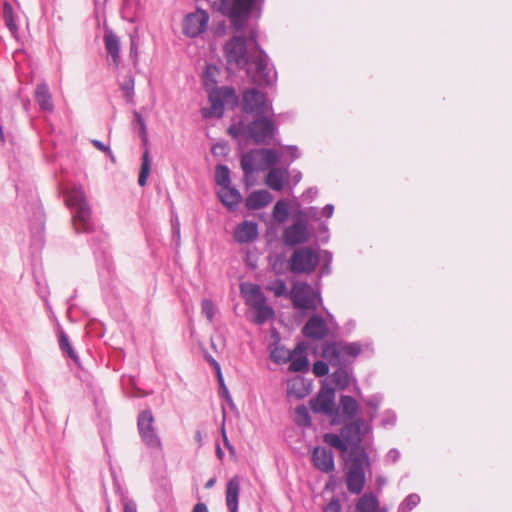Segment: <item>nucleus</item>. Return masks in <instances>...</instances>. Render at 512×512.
I'll use <instances>...</instances> for the list:
<instances>
[{
  "mask_svg": "<svg viewBox=\"0 0 512 512\" xmlns=\"http://www.w3.org/2000/svg\"><path fill=\"white\" fill-rule=\"evenodd\" d=\"M371 431V422L357 417L346 422L339 435L335 433L323 435V441L327 445L345 454V483L351 494L359 495L365 487V471L370 470L371 459L367 449L361 443Z\"/></svg>",
  "mask_w": 512,
  "mask_h": 512,
  "instance_id": "obj_1",
  "label": "nucleus"
},
{
  "mask_svg": "<svg viewBox=\"0 0 512 512\" xmlns=\"http://www.w3.org/2000/svg\"><path fill=\"white\" fill-rule=\"evenodd\" d=\"M228 65L242 68L249 65L247 73L258 86H272L276 82V72L269 65L267 54L257 43V34L250 31L248 37L236 35L224 47Z\"/></svg>",
  "mask_w": 512,
  "mask_h": 512,
  "instance_id": "obj_2",
  "label": "nucleus"
},
{
  "mask_svg": "<svg viewBox=\"0 0 512 512\" xmlns=\"http://www.w3.org/2000/svg\"><path fill=\"white\" fill-rule=\"evenodd\" d=\"M276 131V126L272 119L264 115H255V119L249 121L243 117L237 125H232L228 133L234 137H244L251 139L256 144H267Z\"/></svg>",
  "mask_w": 512,
  "mask_h": 512,
  "instance_id": "obj_3",
  "label": "nucleus"
},
{
  "mask_svg": "<svg viewBox=\"0 0 512 512\" xmlns=\"http://www.w3.org/2000/svg\"><path fill=\"white\" fill-rule=\"evenodd\" d=\"M66 205L73 211V225L78 232L93 229L91 210L82 187H73L65 192Z\"/></svg>",
  "mask_w": 512,
  "mask_h": 512,
  "instance_id": "obj_4",
  "label": "nucleus"
},
{
  "mask_svg": "<svg viewBox=\"0 0 512 512\" xmlns=\"http://www.w3.org/2000/svg\"><path fill=\"white\" fill-rule=\"evenodd\" d=\"M359 342H332L324 345L322 356L333 366H344L360 355Z\"/></svg>",
  "mask_w": 512,
  "mask_h": 512,
  "instance_id": "obj_5",
  "label": "nucleus"
},
{
  "mask_svg": "<svg viewBox=\"0 0 512 512\" xmlns=\"http://www.w3.org/2000/svg\"><path fill=\"white\" fill-rule=\"evenodd\" d=\"M210 108H203L202 115L204 118L217 117L223 115L224 108H234L238 104V97L234 88L224 86L215 88L209 93Z\"/></svg>",
  "mask_w": 512,
  "mask_h": 512,
  "instance_id": "obj_6",
  "label": "nucleus"
},
{
  "mask_svg": "<svg viewBox=\"0 0 512 512\" xmlns=\"http://www.w3.org/2000/svg\"><path fill=\"white\" fill-rule=\"evenodd\" d=\"M294 308L302 311H314L322 303L320 292L306 282H296L289 292Z\"/></svg>",
  "mask_w": 512,
  "mask_h": 512,
  "instance_id": "obj_7",
  "label": "nucleus"
},
{
  "mask_svg": "<svg viewBox=\"0 0 512 512\" xmlns=\"http://www.w3.org/2000/svg\"><path fill=\"white\" fill-rule=\"evenodd\" d=\"M320 261L317 250L310 247L297 248L290 257L289 270L294 274H310Z\"/></svg>",
  "mask_w": 512,
  "mask_h": 512,
  "instance_id": "obj_8",
  "label": "nucleus"
},
{
  "mask_svg": "<svg viewBox=\"0 0 512 512\" xmlns=\"http://www.w3.org/2000/svg\"><path fill=\"white\" fill-rule=\"evenodd\" d=\"M311 408L315 413H322L332 417L333 425L340 424L339 409L335 405V391L333 388H322L316 398L311 401Z\"/></svg>",
  "mask_w": 512,
  "mask_h": 512,
  "instance_id": "obj_9",
  "label": "nucleus"
},
{
  "mask_svg": "<svg viewBox=\"0 0 512 512\" xmlns=\"http://www.w3.org/2000/svg\"><path fill=\"white\" fill-rule=\"evenodd\" d=\"M138 431L142 441L151 449L162 450V442L154 426L151 410H144L138 416Z\"/></svg>",
  "mask_w": 512,
  "mask_h": 512,
  "instance_id": "obj_10",
  "label": "nucleus"
},
{
  "mask_svg": "<svg viewBox=\"0 0 512 512\" xmlns=\"http://www.w3.org/2000/svg\"><path fill=\"white\" fill-rule=\"evenodd\" d=\"M242 109L247 114L265 115L272 112V105L266 94L251 88L242 94Z\"/></svg>",
  "mask_w": 512,
  "mask_h": 512,
  "instance_id": "obj_11",
  "label": "nucleus"
},
{
  "mask_svg": "<svg viewBox=\"0 0 512 512\" xmlns=\"http://www.w3.org/2000/svg\"><path fill=\"white\" fill-rule=\"evenodd\" d=\"M209 22V14L206 10L197 8L189 13L183 20V33L191 38H195L206 31Z\"/></svg>",
  "mask_w": 512,
  "mask_h": 512,
  "instance_id": "obj_12",
  "label": "nucleus"
},
{
  "mask_svg": "<svg viewBox=\"0 0 512 512\" xmlns=\"http://www.w3.org/2000/svg\"><path fill=\"white\" fill-rule=\"evenodd\" d=\"M295 221L287 226L282 234L283 242L287 246H296L309 241L311 233L307 222L302 218H294Z\"/></svg>",
  "mask_w": 512,
  "mask_h": 512,
  "instance_id": "obj_13",
  "label": "nucleus"
},
{
  "mask_svg": "<svg viewBox=\"0 0 512 512\" xmlns=\"http://www.w3.org/2000/svg\"><path fill=\"white\" fill-rule=\"evenodd\" d=\"M314 466L323 473H331L335 469L333 452L324 447H315L312 452Z\"/></svg>",
  "mask_w": 512,
  "mask_h": 512,
  "instance_id": "obj_14",
  "label": "nucleus"
},
{
  "mask_svg": "<svg viewBox=\"0 0 512 512\" xmlns=\"http://www.w3.org/2000/svg\"><path fill=\"white\" fill-rule=\"evenodd\" d=\"M302 332L307 338L320 340L328 334L329 330L326 321L321 316L313 315L305 323Z\"/></svg>",
  "mask_w": 512,
  "mask_h": 512,
  "instance_id": "obj_15",
  "label": "nucleus"
},
{
  "mask_svg": "<svg viewBox=\"0 0 512 512\" xmlns=\"http://www.w3.org/2000/svg\"><path fill=\"white\" fill-rule=\"evenodd\" d=\"M240 291L245 299L246 304L254 308L266 302V297L263 294L261 288L257 284L242 283L240 285Z\"/></svg>",
  "mask_w": 512,
  "mask_h": 512,
  "instance_id": "obj_16",
  "label": "nucleus"
},
{
  "mask_svg": "<svg viewBox=\"0 0 512 512\" xmlns=\"http://www.w3.org/2000/svg\"><path fill=\"white\" fill-rule=\"evenodd\" d=\"M336 409H339L340 423H342L356 419L360 407L352 396L342 395L339 400V406Z\"/></svg>",
  "mask_w": 512,
  "mask_h": 512,
  "instance_id": "obj_17",
  "label": "nucleus"
},
{
  "mask_svg": "<svg viewBox=\"0 0 512 512\" xmlns=\"http://www.w3.org/2000/svg\"><path fill=\"white\" fill-rule=\"evenodd\" d=\"M289 181L287 168L272 167L265 179V184L274 191H281Z\"/></svg>",
  "mask_w": 512,
  "mask_h": 512,
  "instance_id": "obj_18",
  "label": "nucleus"
},
{
  "mask_svg": "<svg viewBox=\"0 0 512 512\" xmlns=\"http://www.w3.org/2000/svg\"><path fill=\"white\" fill-rule=\"evenodd\" d=\"M355 512H388V508L380 506L377 496L368 492L358 498Z\"/></svg>",
  "mask_w": 512,
  "mask_h": 512,
  "instance_id": "obj_19",
  "label": "nucleus"
},
{
  "mask_svg": "<svg viewBox=\"0 0 512 512\" xmlns=\"http://www.w3.org/2000/svg\"><path fill=\"white\" fill-rule=\"evenodd\" d=\"M258 237V226L255 222L244 221L240 223L234 232V239L238 243H250Z\"/></svg>",
  "mask_w": 512,
  "mask_h": 512,
  "instance_id": "obj_20",
  "label": "nucleus"
},
{
  "mask_svg": "<svg viewBox=\"0 0 512 512\" xmlns=\"http://www.w3.org/2000/svg\"><path fill=\"white\" fill-rule=\"evenodd\" d=\"M240 494V478L232 477L226 486V505L230 512H238V502Z\"/></svg>",
  "mask_w": 512,
  "mask_h": 512,
  "instance_id": "obj_21",
  "label": "nucleus"
},
{
  "mask_svg": "<svg viewBox=\"0 0 512 512\" xmlns=\"http://www.w3.org/2000/svg\"><path fill=\"white\" fill-rule=\"evenodd\" d=\"M104 45L108 56L112 59L113 65L118 67L120 63V39L112 30L105 32Z\"/></svg>",
  "mask_w": 512,
  "mask_h": 512,
  "instance_id": "obj_22",
  "label": "nucleus"
},
{
  "mask_svg": "<svg viewBox=\"0 0 512 512\" xmlns=\"http://www.w3.org/2000/svg\"><path fill=\"white\" fill-rule=\"evenodd\" d=\"M289 362V370L292 372H305L308 370L309 362L307 354L301 344H298L292 351Z\"/></svg>",
  "mask_w": 512,
  "mask_h": 512,
  "instance_id": "obj_23",
  "label": "nucleus"
},
{
  "mask_svg": "<svg viewBox=\"0 0 512 512\" xmlns=\"http://www.w3.org/2000/svg\"><path fill=\"white\" fill-rule=\"evenodd\" d=\"M34 97L43 111L52 112L54 110L52 95L46 83L43 82L36 86Z\"/></svg>",
  "mask_w": 512,
  "mask_h": 512,
  "instance_id": "obj_24",
  "label": "nucleus"
},
{
  "mask_svg": "<svg viewBox=\"0 0 512 512\" xmlns=\"http://www.w3.org/2000/svg\"><path fill=\"white\" fill-rule=\"evenodd\" d=\"M258 158V171L274 167L280 159L279 154L273 149H255Z\"/></svg>",
  "mask_w": 512,
  "mask_h": 512,
  "instance_id": "obj_25",
  "label": "nucleus"
},
{
  "mask_svg": "<svg viewBox=\"0 0 512 512\" xmlns=\"http://www.w3.org/2000/svg\"><path fill=\"white\" fill-rule=\"evenodd\" d=\"M272 201V195L267 190L253 191L246 198V207L250 210H258L266 207Z\"/></svg>",
  "mask_w": 512,
  "mask_h": 512,
  "instance_id": "obj_26",
  "label": "nucleus"
},
{
  "mask_svg": "<svg viewBox=\"0 0 512 512\" xmlns=\"http://www.w3.org/2000/svg\"><path fill=\"white\" fill-rule=\"evenodd\" d=\"M311 391L310 384L302 377H294L288 381L287 394L297 399L306 397Z\"/></svg>",
  "mask_w": 512,
  "mask_h": 512,
  "instance_id": "obj_27",
  "label": "nucleus"
},
{
  "mask_svg": "<svg viewBox=\"0 0 512 512\" xmlns=\"http://www.w3.org/2000/svg\"><path fill=\"white\" fill-rule=\"evenodd\" d=\"M218 196L223 205L231 210L235 209L242 199L240 192L231 186L222 187L218 192Z\"/></svg>",
  "mask_w": 512,
  "mask_h": 512,
  "instance_id": "obj_28",
  "label": "nucleus"
},
{
  "mask_svg": "<svg viewBox=\"0 0 512 512\" xmlns=\"http://www.w3.org/2000/svg\"><path fill=\"white\" fill-rule=\"evenodd\" d=\"M292 351L286 349L279 342L274 343L273 347L270 350V358L276 364H284L289 362L291 358Z\"/></svg>",
  "mask_w": 512,
  "mask_h": 512,
  "instance_id": "obj_29",
  "label": "nucleus"
},
{
  "mask_svg": "<svg viewBox=\"0 0 512 512\" xmlns=\"http://www.w3.org/2000/svg\"><path fill=\"white\" fill-rule=\"evenodd\" d=\"M258 158L255 154V149L244 154L241 158V168L247 178L254 171H258Z\"/></svg>",
  "mask_w": 512,
  "mask_h": 512,
  "instance_id": "obj_30",
  "label": "nucleus"
},
{
  "mask_svg": "<svg viewBox=\"0 0 512 512\" xmlns=\"http://www.w3.org/2000/svg\"><path fill=\"white\" fill-rule=\"evenodd\" d=\"M151 159L149 149H145L142 155L141 169L138 177V184L143 187L146 185L147 179L150 175Z\"/></svg>",
  "mask_w": 512,
  "mask_h": 512,
  "instance_id": "obj_31",
  "label": "nucleus"
},
{
  "mask_svg": "<svg viewBox=\"0 0 512 512\" xmlns=\"http://www.w3.org/2000/svg\"><path fill=\"white\" fill-rule=\"evenodd\" d=\"M252 309L256 311V315L254 318V322L256 324L261 325V324L265 323L266 321H268L269 319H272L274 317L273 308L268 306L266 304V302H264L263 304H261L259 306L254 307Z\"/></svg>",
  "mask_w": 512,
  "mask_h": 512,
  "instance_id": "obj_32",
  "label": "nucleus"
},
{
  "mask_svg": "<svg viewBox=\"0 0 512 512\" xmlns=\"http://www.w3.org/2000/svg\"><path fill=\"white\" fill-rule=\"evenodd\" d=\"M289 203L287 200L281 199L276 202L273 208V218L279 222L284 223L289 216Z\"/></svg>",
  "mask_w": 512,
  "mask_h": 512,
  "instance_id": "obj_33",
  "label": "nucleus"
},
{
  "mask_svg": "<svg viewBox=\"0 0 512 512\" xmlns=\"http://www.w3.org/2000/svg\"><path fill=\"white\" fill-rule=\"evenodd\" d=\"M339 368L332 374V381L335 383L338 389L344 390L350 384V374L347 370L343 369L342 366H338Z\"/></svg>",
  "mask_w": 512,
  "mask_h": 512,
  "instance_id": "obj_34",
  "label": "nucleus"
},
{
  "mask_svg": "<svg viewBox=\"0 0 512 512\" xmlns=\"http://www.w3.org/2000/svg\"><path fill=\"white\" fill-rule=\"evenodd\" d=\"M3 18L6 27L13 35H15L18 32V26L16 25L14 20L13 8L11 4L8 2H5L3 5Z\"/></svg>",
  "mask_w": 512,
  "mask_h": 512,
  "instance_id": "obj_35",
  "label": "nucleus"
},
{
  "mask_svg": "<svg viewBox=\"0 0 512 512\" xmlns=\"http://www.w3.org/2000/svg\"><path fill=\"white\" fill-rule=\"evenodd\" d=\"M215 181L222 187L230 186V170L225 165H217L215 169Z\"/></svg>",
  "mask_w": 512,
  "mask_h": 512,
  "instance_id": "obj_36",
  "label": "nucleus"
},
{
  "mask_svg": "<svg viewBox=\"0 0 512 512\" xmlns=\"http://www.w3.org/2000/svg\"><path fill=\"white\" fill-rule=\"evenodd\" d=\"M266 289L273 292L276 297H286L289 296V292L287 289L286 282L283 279H276L270 282Z\"/></svg>",
  "mask_w": 512,
  "mask_h": 512,
  "instance_id": "obj_37",
  "label": "nucleus"
},
{
  "mask_svg": "<svg viewBox=\"0 0 512 512\" xmlns=\"http://www.w3.org/2000/svg\"><path fill=\"white\" fill-rule=\"evenodd\" d=\"M140 6V0H123V18L132 21Z\"/></svg>",
  "mask_w": 512,
  "mask_h": 512,
  "instance_id": "obj_38",
  "label": "nucleus"
},
{
  "mask_svg": "<svg viewBox=\"0 0 512 512\" xmlns=\"http://www.w3.org/2000/svg\"><path fill=\"white\" fill-rule=\"evenodd\" d=\"M420 502V496L418 494H409L399 505L397 512H410Z\"/></svg>",
  "mask_w": 512,
  "mask_h": 512,
  "instance_id": "obj_39",
  "label": "nucleus"
},
{
  "mask_svg": "<svg viewBox=\"0 0 512 512\" xmlns=\"http://www.w3.org/2000/svg\"><path fill=\"white\" fill-rule=\"evenodd\" d=\"M296 418L295 421L298 425L309 426L311 419L308 409L304 405H300L295 409Z\"/></svg>",
  "mask_w": 512,
  "mask_h": 512,
  "instance_id": "obj_40",
  "label": "nucleus"
},
{
  "mask_svg": "<svg viewBox=\"0 0 512 512\" xmlns=\"http://www.w3.org/2000/svg\"><path fill=\"white\" fill-rule=\"evenodd\" d=\"M201 312L212 323L216 313V307L212 300L203 299L201 303Z\"/></svg>",
  "mask_w": 512,
  "mask_h": 512,
  "instance_id": "obj_41",
  "label": "nucleus"
},
{
  "mask_svg": "<svg viewBox=\"0 0 512 512\" xmlns=\"http://www.w3.org/2000/svg\"><path fill=\"white\" fill-rule=\"evenodd\" d=\"M59 345L62 351L66 352L72 360H74L76 363L78 362V356L74 352L72 346L69 343L68 337L64 333L60 335Z\"/></svg>",
  "mask_w": 512,
  "mask_h": 512,
  "instance_id": "obj_42",
  "label": "nucleus"
},
{
  "mask_svg": "<svg viewBox=\"0 0 512 512\" xmlns=\"http://www.w3.org/2000/svg\"><path fill=\"white\" fill-rule=\"evenodd\" d=\"M294 218H302L308 222L309 218L318 219V209L316 207H309L306 210H299L294 214Z\"/></svg>",
  "mask_w": 512,
  "mask_h": 512,
  "instance_id": "obj_43",
  "label": "nucleus"
},
{
  "mask_svg": "<svg viewBox=\"0 0 512 512\" xmlns=\"http://www.w3.org/2000/svg\"><path fill=\"white\" fill-rule=\"evenodd\" d=\"M121 88L125 92L126 97L131 100L134 94V78L129 75L121 83Z\"/></svg>",
  "mask_w": 512,
  "mask_h": 512,
  "instance_id": "obj_44",
  "label": "nucleus"
},
{
  "mask_svg": "<svg viewBox=\"0 0 512 512\" xmlns=\"http://www.w3.org/2000/svg\"><path fill=\"white\" fill-rule=\"evenodd\" d=\"M329 372V366L325 361H316L313 364V373L318 377H323Z\"/></svg>",
  "mask_w": 512,
  "mask_h": 512,
  "instance_id": "obj_45",
  "label": "nucleus"
},
{
  "mask_svg": "<svg viewBox=\"0 0 512 512\" xmlns=\"http://www.w3.org/2000/svg\"><path fill=\"white\" fill-rule=\"evenodd\" d=\"M134 119L140 127L141 137H142L144 143H146L148 141V139H147V128H146L145 121L142 118L141 114L137 111L134 112Z\"/></svg>",
  "mask_w": 512,
  "mask_h": 512,
  "instance_id": "obj_46",
  "label": "nucleus"
},
{
  "mask_svg": "<svg viewBox=\"0 0 512 512\" xmlns=\"http://www.w3.org/2000/svg\"><path fill=\"white\" fill-rule=\"evenodd\" d=\"M380 402L381 399L378 396H372L367 400L366 404L373 408V412L370 414V422L375 418Z\"/></svg>",
  "mask_w": 512,
  "mask_h": 512,
  "instance_id": "obj_47",
  "label": "nucleus"
},
{
  "mask_svg": "<svg viewBox=\"0 0 512 512\" xmlns=\"http://www.w3.org/2000/svg\"><path fill=\"white\" fill-rule=\"evenodd\" d=\"M396 423V415L393 411H385L382 419V426L389 427L393 426Z\"/></svg>",
  "mask_w": 512,
  "mask_h": 512,
  "instance_id": "obj_48",
  "label": "nucleus"
},
{
  "mask_svg": "<svg viewBox=\"0 0 512 512\" xmlns=\"http://www.w3.org/2000/svg\"><path fill=\"white\" fill-rule=\"evenodd\" d=\"M206 359L213 366V368L217 374V378H218L219 382L221 384H223L224 380H223L220 364L211 356H206Z\"/></svg>",
  "mask_w": 512,
  "mask_h": 512,
  "instance_id": "obj_49",
  "label": "nucleus"
},
{
  "mask_svg": "<svg viewBox=\"0 0 512 512\" xmlns=\"http://www.w3.org/2000/svg\"><path fill=\"white\" fill-rule=\"evenodd\" d=\"M122 502H123L124 512H137V506L133 500H130L128 498H123Z\"/></svg>",
  "mask_w": 512,
  "mask_h": 512,
  "instance_id": "obj_50",
  "label": "nucleus"
},
{
  "mask_svg": "<svg viewBox=\"0 0 512 512\" xmlns=\"http://www.w3.org/2000/svg\"><path fill=\"white\" fill-rule=\"evenodd\" d=\"M324 512H341V504L338 500H332L324 509Z\"/></svg>",
  "mask_w": 512,
  "mask_h": 512,
  "instance_id": "obj_51",
  "label": "nucleus"
},
{
  "mask_svg": "<svg viewBox=\"0 0 512 512\" xmlns=\"http://www.w3.org/2000/svg\"><path fill=\"white\" fill-rule=\"evenodd\" d=\"M400 458V452L397 449H391L386 454V461L395 463Z\"/></svg>",
  "mask_w": 512,
  "mask_h": 512,
  "instance_id": "obj_52",
  "label": "nucleus"
},
{
  "mask_svg": "<svg viewBox=\"0 0 512 512\" xmlns=\"http://www.w3.org/2000/svg\"><path fill=\"white\" fill-rule=\"evenodd\" d=\"M287 150L291 156L290 163L293 162L294 160L298 159L301 156V152L297 146H287Z\"/></svg>",
  "mask_w": 512,
  "mask_h": 512,
  "instance_id": "obj_53",
  "label": "nucleus"
},
{
  "mask_svg": "<svg viewBox=\"0 0 512 512\" xmlns=\"http://www.w3.org/2000/svg\"><path fill=\"white\" fill-rule=\"evenodd\" d=\"M318 194L317 188L311 187L303 193L305 200H313Z\"/></svg>",
  "mask_w": 512,
  "mask_h": 512,
  "instance_id": "obj_54",
  "label": "nucleus"
},
{
  "mask_svg": "<svg viewBox=\"0 0 512 512\" xmlns=\"http://www.w3.org/2000/svg\"><path fill=\"white\" fill-rule=\"evenodd\" d=\"M92 144L95 148H97L100 151L107 153L110 150L109 146L105 145L104 143H102L99 140H92Z\"/></svg>",
  "mask_w": 512,
  "mask_h": 512,
  "instance_id": "obj_55",
  "label": "nucleus"
},
{
  "mask_svg": "<svg viewBox=\"0 0 512 512\" xmlns=\"http://www.w3.org/2000/svg\"><path fill=\"white\" fill-rule=\"evenodd\" d=\"M334 212V206L332 204H327L322 209V214L328 218L332 217Z\"/></svg>",
  "mask_w": 512,
  "mask_h": 512,
  "instance_id": "obj_56",
  "label": "nucleus"
},
{
  "mask_svg": "<svg viewBox=\"0 0 512 512\" xmlns=\"http://www.w3.org/2000/svg\"><path fill=\"white\" fill-rule=\"evenodd\" d=\"M172 227H173V233L176 236L177 242H178L179 238H180V227H179V222L177 219L175 222L172 223Z\"/></svg>",
  "mask_w": 512,
  "mask_h": 512,
  "instance_id": "obj_57",
  "label": "nucleus"
},
{
  "mask_svg": "<svg viewBox=\"0 0 512 512\" xmlns=\"http://www.w3.org/2000/svg\"><path fill=\"white\" fill-rule=\"evenodd\" d=\"M193 512H208V508L204 503H197L193 508Z\"/></svg>",
  "mask_w": 512,
  "mask_h": 512,
  "instance_id": "obj_58",
  "label": "nucleus"
},
{
  "mask_svg": "<svg viewBox=\"0 0 512 512\" xmlns=\"http://www.w3.org/2000/svg\"><path fill=\"white\" fill-rule=\"evenodd\" d=\"M324 253H325L326 257H327V263L325 264L324 269L326 270V273H329L330 272L329 264H330V262L332 260V255L328 251H325Z\"/></svg>",
  "mask_w": 512,
  "mask_h": 512,
  "instance_id": "obj_59",
  "label": "nucleus"
},
{
  "mask_svg": "<svg viewBox=\"0 0 512 512\" xmlns=\"http://www.w3.org/2000/svg\"><path fill=\"white\" fill-rule=\"evenodd\" d=\"M195 441L198 443L199 446H202L203 444V436H202V433L200 431H197L195 433Z\"/></svg>",
  "mask_w": 512,
  "mask_h": 512,
  "instance_id": "obj_60",
  "label": "nucleus"
},
{
  "mask_svg": "<svg viewBox=\"0 0 512 512\" xmlns=\"http://www.w3.org/2000/svg\"><path fill=\"white\" fill-rule=\"evenodd\" d=\"M301 178H302V174H301L300 171H296V172L293 173L292 179H293L295 184L300 182Z\"/></svg>",
  "mask_w": 512,
  "mask_h": 512,
  "instance_id": "obj_61",
  "label": "nucleus"
},
{
  "mask_svg": "<svg viewBox=\"0 0 512 512\" xmlns=\"http://www.w3.org/2000/svg\"><path fill=\"white\" fill-rule=\"evenodd\" d=\"M131 54H134L137 57V45L133 37H131Z\"/></svg>",
  "mask_w": 512,
  "mask_h": 512,
  "instance_id": "obj_62",
  "label": "nucleus"
},
{
  "mask_svg": "<svg viewBox=\"0 0 512 512\" xmlns=\"http://www.w3.org/2000/svg\"><path fill=\"white\" fill-rule=\"evenodd\" d=\"M215 483H216V478H215V477H212V478H210V479L206 482V484H205V488L210 489V488H212V487L215 485Z\"/></svg>",
  "mask_w": 512,
  "mask_h": 512,
  "instance_id": "obj_63",
  "label": "nucleus"
},
{
  "mask_svg": "<svg viewBox=\"0 0 512 512\" xmlns=\"http://www.w3.org/2000/svg\"><path fill=\"white\" fill-rule=\"evenodd\" d=\"M222 435H223V439H224V443H225V446L229 449H231V445L228 441V438L226 436V432H225V429H224V426L222 427Z\"/></svg>",
  "mask_w": 512,
  "mask_h": 512,
  "instance_id": "obj_64",
  "label": "nucleus"
}]
</instances>
